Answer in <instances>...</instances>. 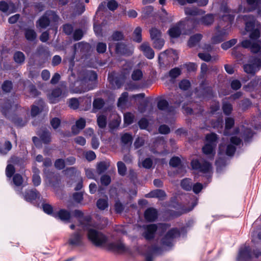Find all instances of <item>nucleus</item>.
I'll use <instances>...</instances> for the list:
<instances>
[{
  "label": "nucleus",
  "mask_w": 261,
  "mask_h": 261,
  "mask_svg": "<svg viewBox=\"0 0 261 261\" xmlns=\"http://www.w3.org/2000/svg\"><path fill=\"white\" fill-rule=\"evenodd\" d=\"M85 222H83L82 220H80V224L81 227L84 230H87V237L88 240L92 242L96 246H100L102 245L105 244L108 238L106 235H105L101 231L90 228L91 226V217H87L84 218Z\"/></svg>",
  "instance_id": "f257e3e1"
},
{
  "label": "nucleus",
  "mask_w": 261,
  "mask_h": 261,
  "mask_svg": "<svg viewBox=\"0 0 261 261\" xmlns=\"http://www.w3.org/2000/svg\"><path fill=\"white\" fill-rule=\"evenodd\" d=\"M251 52L255 56L251 60V63L244 65L243 69L246 73L254 75L261 68V42L252 44Z\"/></svg>",
  "instance_id": "f03ea898"
},
{
  "label": "nucleus",
  "mask_w": 261,
  "mask_h": 261,
  "mask_svg": "<svg viewBox=\"0 0 261 261\" xmlns=\"http://www.w3.org/2000/svg\"><path fill=\"white\" fill-rule=\"evenodd\" d=\"M244 19L246 20L245 29L250 32L249 37L252 40L258 39L261 35V23L251 15H245Z\"/></svg>",
  "instance_id": "7ed1b4c3"
},
{
  "label": "nucleus",
  "mask_w": 261,
  "mask_h": 261,
  "mask_svg": "<svg viewBox=\"0 0 261 261\" xmlns=\"http://www.w3.org/2000/svg\"><path fill=\"white\" fill-rule=\"evenodd\" d=\"M59 19V17L55 11L48 10L37 21L36 25L45 29L49 26L51 21L56 22L58 21Z\"/></svg>",
  "instance_id": "20e7f679"
},
{
  "label": "nucleus",
  "mask_w": 261,
  "mask_h": 261,
  "mask_svg": "<svg viewBox=\"0 0 261 261\" xmlns=\"http://www.w3.org/2000/svg\"><path fill=\"white\" fill-rule=\"evenodd\" d=\"M67 90L65 88L57 87L53 89L48 95V98L50 102L53 103L58 102L61 98L67 96Z\"/></svg>",
  "instance_id": "39448f33"
},
{
  "label": "nucleus",
  "mask_w": 261,
  "mask_h": 261,
  "mask_svg": "<svg viewBox=\"0 0 261 261\" xmlns=\"http://www.w3.org/2000/svg\"><path fill=\"white\" fill-rule=\"evenodd\" d=\"M180 233L177 228H172L169 230L161 240V244L163 246L171 247L173 245V241L175 238L179 237Z\"/></svg>",
  "instance_id": "423d86ee"
},
{
  "label": "nucleus",
  "mask_w": 261,
  "mask_h": 261,
  "mask_svg": "<svg viewBox=\"0 0 261 261\" xmlns=\"http://www.w3.org/2000/svg\"><path fill=\"white\" fill-rule=\"evenodd\" d=\"M83 238V234L81 230H77L70 236L68 243L73 247L83 246L84 245Z\"/></svg>",
  "instance_id": "0eeeda50"
},
{
  "label": "nucleus",
  "mask_w": 261,
  "mask_h": 261,
  "mask_svg": "<svg viewBox=\"0 0 261 261\" xmlns=\"http://www.w3.org/2000/svg\"><path fill=\"white\" fill-rule=\"evenodd\" d=\"M193 169L197 170L203 173L208 172L212 169L211 164L205 161L201 162L197 160H193L191 163Z\"/></svg>",
  "instance_id": "6e6552de"
},
{
  "label": "nucleus",
  "mask_w": 261,
  "mask_h": 261,
  "mask_svg": "<svg viewBox=\"0 0 261 261\" xmlns=\"http://www.w3.org/2000/svg\"><path fill=\"white\" fill-rule=\"evenodd\" d=\"M1 112L6 117L7 116L10 110L13 107H15L16 110H17L19 108H20V106L18 104H15L12 106L11 101L8 99H4L1 102Z\"/></svg>",
  "instance_id": "1a4fd4ad"
},
{
  "label": "nucleus",
  "mask_w": 261,
  "mask_h": 261,
  "mask_svg": "<svg viewBox=\"0 0 261 261\" xmlns=\"http://www.w3.org/2000/svg\"><path fill=\"white\" fill-rule=\"evenodd\" d=\"M54 216L64 222H70L72 217L70 211L65 209H61L57 213L54 214Z\"/></svg>",
  "instance_id": "9d476101"
},
{
  "label": "nucleus",
  "mask_w": 261,
  "mask_h": 261,
  "mask_svg": "<svg viewBox=\"0 0 261 261\" xmlns=\"http://www.w3.org/2000/svg\"><path fill=\"white\" fill-rule=\"evenodd\" d=\"M157 225L151 224L146 226L145 231L143 233L144 237L147 240H150L154 238V234L157 230Z\"/></svg>",
  "instance_id": "9b49d317"
},
{
  "label": "nucleus",
  "mask_w": 261,
  "mask_h": 261,
  "mask_svg": "<svg viewBox=\"0 0 261 261\" xmlns=\"http://www.w3.org/2000/svg\"><path fill=\"white\" fill-rule=\"evenodd\" d=\"M116 54L120 55H130L131 51L128 49L126 44L122 42H118L115 44V48Z\"/></svg>",
  "instance_id": "f8f14e48"
},
{
  "label": "nucleus",
  "mask_w": 261,
  "mask_h": 261,
  "mask_svg": "<svg viewBox=\"0 0 261 261\" xmlns=\"http://www.w3.org/2000/svg\"><path fill=\"white\" fill-rule=\"evenodd\" d=\"M158 108L170 114H174L175 108L173 106H169L168 102L165 99H161L158 102Z\"/></svg>",
  "instance_id": "ddd939ff"
},
{
  "label": "nucleus",
  "mask_w": 261,
  "mask_h": 261,
  "mask_svg": "<svg viewBox=\"0 0 261 261\" xmlns=\"http://www.w3.org/2000/svg\"><path fill=\"white\" fill-rule=\"evenodd\" d=\"M90 45L87 43L83 42L75 43L73 46L74 54L80 51L82 54L85 55L89 50Z\"/></svg>",
  "instance_id": "4468645a"
},
{
  "label": "nucleus",
  "mask_w": 261,
  "mask_h": 261,
  "mask_svg": "<svg viewBox=\"0 0 261 261\" xmlns=\"http://www.w3.org/2000/svg\"><path fill=\"white\" fill-rule=\"evenodd\" d=\"M144 217L148 222H153L158 218V212L153 207L147 208L144 213Z\"/></svg>",
  "instance_id": "2eb2a0df"
},
{
  "label": "nucleus",
  "mask_w": 261,
  "mask_h": 261,
  "mask_svg": "<svg viewBox=\"0 0 261 261\" xmlns=\"http://www.w3.org/2000/svg\"><path fill=\"white\" fill-rule=\"evenodd\" d=\"M108 247L111 250L118 253L124 252L126 250L124 244L120 241L111 243Z\"/></svg>",
  "instance_id": "dca6fc26"
},
{
  "label": "nucleus",
  "mask_w": 261,
  "mask_h": 261,
  "mask_svg": "<svg viewBox=\"0 0 261 261\" xmlns=\"http://www.w3.org/2000/svg\"><path fill=\"white\" fill-rule=\"evenodd\" d=\"M140 49L147 58L152 59L154 58V52L148 43L144 42L142 43L140 46Z\"/></svg>",
  "instance_id": "f3484780"
},
{
  "label": "nucleus",
  "mask_w": 261,
  "mask_h": 261,
  "mask_svg": "<svg viewBox=\"0 0 261 261\" xmlns=\"http://www.w3.org/2000/svg\"><path fill=\"white\" fill-rule=\"evenodd\" d=\"M37 134L43 143L48 144L51 141L50 133L46 128L41 129Z\"/></svg>",
  "instance_id": "a211bd4d"
},
{
  "label": "nucleus",
  "mask_w": 261,
  "mask_h": 261,
  "mask_svg": "<svg viewBox=\"0 0 261 261\" xmlns=\"http://www.w3.org/2000/svg\"><path fill=\"white\" fill-rule=\"evenodd\" d=\"M167 195L165 192L161 189H156L151 191L147 194V197L158 198L160 200H163Z\"/></svg>",
  "instance_id": "6ab92c4d"
},
{
  "label": "nucleus",
  "mask_w": 261,
  "mask_h": 261,
  "mask_svg": "<svg viewBox=\"0 0 261 261\" xmlns=\"http://www.w3.org/2000/svg\"><path fill=\"white\" fill-rule=\"evenodd\" d=\"M239 259H250L251 258V249L249 246H244L241 248L238 256Z\"/></svg>",
  "instance_id": "aec40b11"
},
{
  "label": "nucleus",
  "mask_w": 261,
  "mask_h": 261,
  "mask_svg": "<svg viewBox=\"0 0 261 261\" xmlns=\"http://www.w3.org/2000/svg\"><path fill=\"white\" fill-rule=\"evenodd\" d=\"M86 125V120L85 119L81 118L77 120L75 124L71 127L72 132L74 134H77L80 130L83 129Z\"/></svg>",
  "instance_id": "412c9836"
},
{
  "label": "nucleus",
  "mask_w": 261,
  "mask_h": 261,
  "mask_svg": "<svg viewBox=\"0 0 261 261\" xmlns=\"http://www.w3.org/2000/svg\"><path fill=\"white\" fill-rule=\"evenodd\" d=\"M39 195L36 190H28L23 194L24 198L27 201L31 202L35 200Z\"/></svg>",
  "instance_id": "4be33fe9"
},
{
  "label": "nucleus",
  "mask_w": 261,
  "mask_h": 261,
  "mask_svg": "<svg viewBox=\"0 0 261 261\" xmlns=\"http://www.w3.org/2000/svg\"><path fill=\"white\" fill-rule=\"evenodd\" d=\"M216 144H206L202 148L203 152L207 155L213 157L215 155V148Z\"/></svg>",
  "instance_id": "5701e85b"
},
{
  "label": "nucleus",
  "mask_w": 261,
  "mask_h": 261,
  "mask_svg": "<svg viewBox=\"0 0 261 261\" xmlns=\"http://www.w3.org/2000/svg\"><path fill=\"white\" fill-rule=\"evenodd\" d=\"M254 135V133L251 128H245L242 133V137L245 143L249 142L251 141Z\"/></svg>",
  "instance_id": "b1692460"
},
{
  "label": "nucleus",
  "mask_w": 261,
  "mask_h": 261,
  "mask_svg": "<svg viewBox=\"0 0 261 261\" xmlns=\"http://www.w3.org/2000/svg\"><path fill=\"white\" fill-rule=\"evenodd\" d=\"M181 33V31L179 24L174 25L168 31L169 35L172 38H177L179 37Z\"/></svg>",
  "instance_id": "393cba45"
},
{
  "label": "nucleus",
  "mask_w": 261,
  "mask_h": 261,
  "mask_svg": "<svg viewBox=\"0 0 261 261\" xmlns=\"http://www.w3.org/2000/svg\"><path fill=\"white\" fill-rule=\"evenodd\" d=\"M24 31L25 37L28 40L32 41L36 39L37 34L33 29L26 28Z\"/></svg>",
  "instance_id": "a878e982"
},
{
  "label": "nucleus",
  "mask_w": 261,
  "mask_h": 261,
  "mask_svg": "<svg viewBox=\"0 0 261 261\" xmlns=\"http://www.w3.org/2000/svg\"><path fill=\"white\" fill-rule=\"evenodd\" d=\"M202 35L200 34H196L192 36L188 41L189 46L192 47L195 46L201 40Z\"/></svg>",
  "instance_id": "bb28decb"
},
{
  "label": "nucleus",
  "mask_w": 261,
  "mask_h": 261,
  "mask_svg": "<svg viewBox=\"0 0 261 261\" xmlns=\"http://www.w3.org/2000/svg\"><path fill=\"white\" fill-rule=\"evenodd\" d=\"M12 145L9 141H6L4 144L0 145V153L6 155L12 149Z\"/></svg>",
  "instance_id": "cd10ccee"
},
{
  "label": "nucleus",
  "mask_w": 261,
  "mask_h": 261,
  "mask_svg": "<svg viewBox=\"0 0 261 261\" xmlns=\"http://www.w3.org/2000/svg\"><path fill=\"white\" fill-rule=\"evenodd\" d=\"M149 33L151 40L161 38L162 32L156 28H152L149 30Z\"/></svg>",
  "instance_id": "c85d7f7f"
},
{
  "label": "nucleus",
  "mask_w": 261,
  "mask_h": 261,
  "mask_svg": "<svg viewBox=\"0 0 261 261\" xmlns=\"http://www.w3.org/2000/svg\"><path fill=\"white\" fill-rule=\"evenodd\" d=\"M39 173L40 171L37 168H34L33 169L32 181L35 186H38L41 183V178L39 176Z\"/></svg>",
  "instance_id": "c756f323"
},
{
  "label": "nucleus",
  "mask_w": 261,
  "mask_h": 261,
  "mask_svg": "<svg viewBox=\"0 0 261 261\" xmlns=\"http://www.w3.org/2000/svg\"><path fill=\"white\" fill-rule=\"evenodd\" d=\"M13 58L16 63L20 64H22L25 59L24 54L20 51H17L14 53Z\"/></svg>",
  "instance_id": "7c9ffc66"
},
{
  "label": "nucleus",
  "mask_w": 261,
  "mask_h": 261,
  "mask_svg": "<svg viewBox=\"0 0 261 261\" xmlns=\"http://www.w3.org/2000/svg\"><path fill=\"white\" fill-rule=\"evenodd\" d=\"M180 186L183 189L190 191L193 186L192 180L190 178H185L181 181Z\"/></svg>",
  "instance_id": "2f4dec72"
},
{
  "label": "nucleus",
  "mask_w": 261,
  "mask_h": 261,
  "mask_svg": "<svg viewBox=\"0 0 261 261\" xmlns=\"http://www.w3.org/2000/svg\"><path fill=\"white\" fill-rule=\"evenodd\" d=\"M214 20V17L213 14H207L202 17L201 19V23L206 25H211Z\"/></svg>",
  "instance_id": "473e14b6"
},
{
  "label": "nucleus",
  "mask_w": 261,
  "mask_h": 261,
  "mask_svg": "<svg viewBox=\"0 0 261 261\" xmlns=\"http://www.w3.org/2000/svg\"><path fill=\"white\" fill-rule=\"evenodd\" d=\"M185 12L188 15L196 16L201 14L202 13V11L197 8H186L185 9Z\"/></svg>",
  "instance_id": "72a5a7b5"
},
{
  "label": "nucleus",
  "mask_w": 261,
  "mask_h": 261,
  "mask_svg": "<svg viewBox=\"0 0 261 261\" xmlns=\"http://www.w3.org/2000/svg\"><path fill=\"white\" fill-rule=\"evenodd\" d=\"M96 205L97 207L101 210H104L108 207V198H100L98 199L97 201Z\"/></svg>",
  "instance_id": "f704fd0d"
},
{
  "label": "nucleus",
  "mask_w": 261,
  "mask_h": 261,
  "mask_svg": "<svg viewBox=\"0 0 261 261\" xmlns=\"http://www.w3.org/2000/svg\"><path fill=\"white\" fill-rule=\"evenodd\" d=\"M132 136L129 133H125L121 137V142L124 144H131L133 142Z\"/></svg>",
  "instance_id": "c9c22d12"
},
{
  "label": "nucleus",
  "mask_w": 261,
  "mask_h": 261,
  "mask_svg": "<svg viewBox=\"0 0 261 261\" xmlns=\"http://www.w3.org/2000/svg\"><path fill=\"white\" fill-rule=\"evenodd\" d=\"M109 166V164H108L106 162H101L99 163L97 166V172L99 174H101L108 169Z\"/></svg>",
  "instance_id": "e433bc0d"
},
{
  "label": "nucleus",
  "mask_w": 261,
  "mask_h": 261,
  "mask_svg": "<svg viewBox=\"0 0 261 261\" xmlns=\"http://www.w3.org/2000/svg\"><path fill=\"white\" fill-rule=\"evenodd\" d=\"M142 29L140 27H137L134 32V40L137 42H141L142 41L141 36Z\"/></svg>",
  "instance_id": "4c0bfd02"
},
{
  "label": "nucleus",
  "mask_w": 261,
  "mask_h": 261,
  "mask_svg": "<svg viewBox=\"0 0 261 261\" xmlns=\"http://www.w3.org/2000/svg\"><path fill=\"white\" fill-rule=\"evenodd\" d=\"M222 109L223 113L226 115H229L230 114L232 111V106L228 102L225 101L223 103Z\"/></svg>",
  "instance_id": "58836bf2"
},
{
  "label": "nucleus",
  "mask_w": 261,
  "mask_h": 261,
  "mask_svg": "<svg viewBox=\"0 0 261 261\" xmlns=\"http://www.w3.org/2000/svg\"><path fill=\"white\" fill-rule=\"evenodd\" d=\"M23 182L22 176L19 174H15L13 177V182L17 187L21 186Z\"/></svg>",
  "instance_id": "ea45409f"
},
{
  "label": "nucleus",
  "mask_w": 261,
  "mask_h": 261,
  "mask_svg": "<svg viewBox=\"0 0 261 261\" xmlns=\"http://www.w3.org/2000/svg\"><path fill=\"white\" fill-rule=\"evenodd\" d=\"M124 36L121 32L115 31L113 33L109 40L116 41L122 40Z\"/></svg>",
  "instance_id": "a19ab883"
},
{
  "label": "nucleus",
  "mask_w": 261,
  "mask_h": 261,
  "mask_svg": "<svg viewBox=\"0 0 261 261\" xmlns=\"http://www.w3.org/2000/svg\"><path fill=\"white\" fill-rule=\"evenodd\" d=\"M117 165L118 173L121 176L125 175L126 172V167L125 164L122 162L119 161Z\"/></svg>",
  "instance_id": "79ce46f5"
},
{
  "label": "nucleus",
  "mask_w": 261,
  "mask_h": 261,
  "mask_svg": "<svg viewBox=\"0 0 261 261\" xmlns=\"http://www.w3.org/2000/svg\"><path fill=\"white\" fill-rule=\"evenodd\" d=\"M152 41V45L154 48L161 49L164 44V40L163 39L159 38L157 39H154Z\"/></svg>",
  "instance_id": "37998d69"
},
{
  "label": "nucleus",
  "mask_w": 261,
  "mask_h": 261,
  "mask_svg": "<svg viewBox=\"0 0 261 261\" xmlns=\"http://www.w3.org/2000/svg\"><path fill=\"white\" fill-rule=\"evenodd\" d=\"M135 116L131 113H126L124 114V121L125 124L129 125L133 122Z\"/></svg>",
  "instance_id": "c03bdc74"
},
{
  "label": "nucleus",
  "mask_w": 261,
  "mask_h": 261,
  "mask_svg": "<svg viewBox=\"0 0 261 261\" xmlns=\"http://www.w3.org/2000/svg\"><path fill=\"white\" fill-rule=\"evenodd\" d=\"M104 104L105 102L103 100L102 98H98L94 99L93 106L94 108L99 110L103 107Z\"/></svg>",
  "instance_id": "a18cd8bd"
},
{
  "label": "nucleus",
  "mask_w": 261,
  "mask_h": 261,
  "mask_svg": "<svg viewBox=\"0 0 261 261\" xmlns=\"http://www.w3.org/2000/svg\"><path fill=\"white\" fill-rule=\"evenodd\" d=\"M259 81V77H255L254 79H252L245 87L246 88H248L249 90L253 89L257 86Z\"/></svg>",
  "instance_id": "49530a36"
},
{
  "label": "nucleus",
  "mask_w": 261,
  "mask_h": 261,
  "mask_svg": "<svg viewBox=\"0 0 261 261\" xmlns=\"http://www.w3.org/2000/svg\"><path fill=\"white\" fill-rule=\"evenodd\" d=\"M143 77V73L140 69L135 70L132 74V78L134 81L140 80Z\"/></svg>",
  "instance_id": "de8ad7c7"
},
{
  "label": "nucleus",
  "mask_w": 261,
  "mask_h": 261,
  "mask_svg": "<svg viewBox=\"0 0 261 261\" xmlns=\"http://www.w3.org/2000/svg\"><path fill=\"white\" fill-rule=\"evenodd\" d=\"M12 121L17 126H23L27 123V119H22V118L17 117H14L12 118Z\"/></svg>",
  "instance_id": "09e8293b"
},
{
  "label": "nucleus",
  "mask_w": 261,
  "mask_h": 261,
  "mask_svg": "<svg viewBox=\"0 0 261 261\" xmlns=\"http://www.w3.org/2000/svg\"><path fill=\"white\" fill-rule=\"evenodd\" d=\"M73 214L74 216V217L77 218L79 219V226L81 227V225L80 224V220H82L83 222H85V221L84 220V218H85L87 217H90L89 216H87L85 217H84V214L83 213L78 210H76L73 211Z\"/></svg>",
  "instance_id": "8fccbe9b"
},
{
  "label": "nucleus",
  "mask_w": 261,
  "mask_h": 261,
  "mask_svg": "<svg viewBox=\"0 0 261 261\" xmlns=\"http://www.w3.org/2000/svg\"><path fill=\"white\" fill-rule=\"evenodd\" d=\"M98 125L99 127L103 128L107 125V118L103 115L99 116L97 120Z\"/></svg>",
  "instance_id": "3c124183"
},
{
  "label": "nucleus",
  "mask_w": 261,
  "mask_h": 261,
  "mask_svg": "<svg viewBox=\"0 0 261 261\" xmlns=\"http://www.w3.org/2000/svg\"><path fill=\"white\" fill-rule=\"evenodd\" d=\"M2 88L5 92H10L12 89V83L9 81H6L2 85Z\"/></svg>",
  "instance_id": "603ef678"
},
{
  "label": "nucleus",
  "mask_w": 261,
  "mask_h": 261,
  "mask_svg": "<svg viewBox=\"0 0 261 261\" xmlns=\"http://www.w3.org/2000/svg\"><path fill=\"white\" fill-rule=\"evenodd\" d=\"M237 39H233L223 43L221 44V47L223 49L226 50L234 45L237 43Z\"/></svg>",
  "instance_id": "864d4df0"
},
{
  "label": "nucleus",
  "mask_w": 261,
  "mask_h": 261,
  "mask_svg": "<svg viewBox=\"0 0 261 261\" xmlns=\"http://www.w3.org/2000/svg\"><path fill=\"white\" fill-rule=\"evenodd\" d=\"M29 89L31 95L33 97H35L40 94V92L37 89L36 87L33 84H31L30 85H29Z\"/></svg>",
  "instance_id": "5fc2aeb1"
},
{
  "label": "nucleus",
  "mask_w": 261,
  "mask_h": 261,
  "mask_svg": "<svg viewBox=\"0 0 261 261\" xmlns=\"http://www.w3.org/2000/svg\"><path fill=\"white\" fill-rule=\"evenodd\" d=\"M206 141L209 144H213L216 145V141L217 139V135L215 134L212 133L206 136Z\"/></svg>",
  "instance_id": "6e6d98bb"
},
{
  "label": "nucleus",
  "mask_w": 261,
  "mask_h": 261,
  "mask_svg": "<svg viewBox=\"0 0 261 261\" xmlns=\"http://www.w3.org/2000/svg\"><path fill=\"white\" fill-rule=\"evenodd\" d=\"M219 27H218L217 28V30L218 31L217 35L216 36L217 38H219V41H221L222 40V37H223L225 36H226L228 34V29H223L221 31H219Z\"/></svg>",
  "instance_id": "4d7b16f0"
},
{
  "label": "nucleus",
  "mask_w": 261,
  "mask_h": 261,
  "mask_svg": "<svg viewBox=\"0 0 261 261\" xmlns=\"http://www.w3.org/2000/svg\"><path fill=\"white\" fill-rule=\"evenodd\" d=\"M107 49V45L103 42H98L96 45V51L99 54L105 53Z\"/></svg>",
  "instance_id": "13d9d810"
},
{
  "label": "nucleus",
  "mask_w": 261,
  "mask_h": 261,
  "mask_svg": "<svg viewBox=\"0 0 261 261\" xmlns=\"http://www.w3.org/2000/svg\"><path fill=\"white\" fill-rule=\"evenodd\" d=\"M15 171V169L13 165L11 164H9L7 165L6 169V173L8 177H11L12 175L14 174Z\"/></svg>",
  "instance_id": "bf43d9fd"
},
{
  "label": "nucleus",
  "mask_w": 261,
  "mask_h": 261,
  "mask_svg": "<svg viewBox=\"0 0 261 261\" xmlns=\"http://www.w3.org/2000/svg\"><path fill=\"white\" fill-rule=\"evenodd\" d=\"M111 177L108 175L105 174L100 177V182L102 185L107 186L111 183Z\"/></svg>",
  "instance_id": "052dcab7"
},
{
  "label": "nucleus",
  "mask_w": 261,
  "mask_h": 261,
  "mask_svg": "<svg viewBox=\"0 0 261 261\" xmlns=\"http://www.w3.org/2000/svg\"><path fill=\"white\" fill-rule=\"evenodd\" d=\"M63 32L67 35H71L73 31V27L70 24H65L63 26Z\"/></svg>",
  "instance_id": "680f3d73"
},
{
  "label": "nucleus",
  "mask_w": 261,
  "mask_h": 261,
  "mask_svg": "<svg viewBox=\"0 0 261 261\" xmlns=\"http://www.w3.org/2000/svg\"><path fill=\"white\" fill-rule=\"evenodd\" d=\"M236 151V147L232 145L229 144L227 146L226 154L228 156H232Z\"/></svg>",
  "instance_id": "e2e57ef3"
},
{
  "label": "nucleus",
  "mask_w": 261,
  "mask_h": 261,
  "mask_svg": "<svg viewBox=\"0 0 261 261\" xmlns=\"http://www.w3.org/2000/svg\"><path fill=\"white\" fill-rule=\"evenodd\" d=\"M79 106V102L77 98H73L69 100V107L72 109H76Z\"/></svg>",
  "instance_id": "0e129e2a"
},
{
  "label": "nucleus",
  "mask_w": 261,
  "mask_h": 261,
  "mask_svg": "<svg viewBox=\"0 0 261 261\" xmlns=\"http://www.w3.org/2000/svg\"><path fill=\"white\" fill-rule=\"evenodd\" d=\"M234 124V119L231 117H227L225 119V129L231 128Z\"/></svg>",
  "instance_id": "69168bd1"
},
{
  "label": "nucleus",
  "mask_w": 261,
  "mask_h": 261,
  "mask_svg": "<svg viewBox=\"0 0 261 261\" xmlns=\"http://www.w3.org/2000/svg\"><path fill=\"white\" fill-rule=\"evenodd\" d=\"M73 39L75 41L81 40L83 36V32L81 29L76 30L73 33Z\"/></svg>",
  "instance_id": "338daca9"
},
{
  "label": "nucleus",
  "mask_w": 261,
  "mask_h": 261,
  "mask_svg": "<svg viewBox=\"0 0 261 261\" xmlns=\"http://www.w3.org/2000/svg\"><path fill=\"white\" fill-rule=\"evenodd\" d=\"M190 86V83L189 81L184 80L179 84V88L183 90H187Z\"/></svg>",
  "instance_id": "774afa93"
}]
</instances>
